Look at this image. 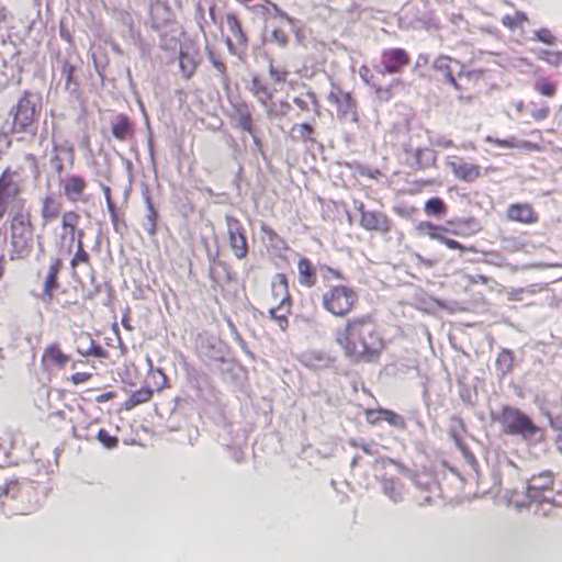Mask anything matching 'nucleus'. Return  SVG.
I'll return each mask as SVG.
<instances>
[{
  "mask_svg": "<svg viewBox=\"0 0 562 562\" xmlns=\"http://www.w3.org/2000/svg\"><path fill=\"white\" fill-rule=\"evenodd\" d=\"M333 339L344 357L352 363H378L387 347L374 316L363 314L348 318L333 331Z\"/></svg>",
  "mask_w": 562,
  "mask_h": 562,
  "instance_id": "f257e3e1",
  "label": "nucleus"
},
{
  "mask_svg": "<svg viewBox=\"0 0 562 562\" xmlns=\"http://www.w3.org/2000/svg\"><path fill=\"white\" fill-rule=\"evenodd\" d=\"M10 257L12 260H25L32 257L35 245L43 250L41 236L35 235L32 215L25 207H19L9 217Z\"/></svg>",
  "mask_w": 562,
  "mask_h": 562,
  "instance_id": "f03ea898",
  "label": "nucleus"
},
{
  "mask_svg": "<svg viewBox=\"0 0 562 562\" xmlns=\"http://www.w3.org/2000/svg\"><path fill=\"white\" fill-rule=\"evenodd\" d=\"M25 178L20 169L7 167L0 175V218L10 210V214L19 207H25L22 193Z\"/></svg>",
  "mask_w": 562,
  "mask_h": 562,
  "instance_id": "7ed1b4c3",
  "label": "nucleus"
},
{
  "mask_svg": "<svg viewBox=\"0 0 562 562\" xmlns=\"http://www.w3.org/2000/svg\"><path fill=\"white\" fill-rule=\"evenodd\" d=\"M358 302L357 291L347 284L330 285L321 296L322 308L339 318L350 315L357 307Z\"/></svg>",
  "mask_w": 562,
  "mask_h": 562,
  "instance_id": "20e7f679",
  "label": "nucleus"
},
{
  "mask_svg": "<svg viewBox=\"0 0 562 562\" xmlns=\"http://www.w3.org/2000/svg\"><path fill=\"white\" fill-rule=\"evenodd\" d=\"M497 420L502 431L510 436H520L525 440L532 439L540 428L519 408L503 406Z\"/></svg>",
  "mask_w": 562,
  "mask_h": 562,
  "instance_id": "39448f33",
  "label": "nucleus"
},
{
  "mask_svg": "<svg viewBox=\"0 0 562 562\" xmlns=\"http://www.w3.org/2000/svg\"><path fill=\"white\" fill-rule=\"evenodd\" d=\"M31 91H24L16 104V112L12 123V133H27L35 122L37 104Z\"/></svg>",
  "mask_w": 562,
  "mask_h": 562,
  "instance_id": "423d86ee",
  "label": "nucleus"
},
{
  "mask_svg": "<svg viewBox=\"0 0 562 562\" xmlns=\"http://www.w3.org/2000/svg\"><path fill=\"white\" fill-rule=\"evenodd\" d=\"M327 100L335 106L339 120L349 121L356 124L359 123L360 119L357 102L350 92L344 91L339 87L335 86L328 93Z\"/></svg>",
  "mask_w": 562,
  "mask_h": 562,
  "instance_id": "0eeeda50",
  "label": "nucleus"
},
{
  "mask_svg": "<svg viewBox=\"0 0 562 562\" xmlns=\"http://www.w3.org/2000/svg\"><path fill=\"white\" fill-rule=\"evenodd\" d=\"M64 263L61 258L53 256L48 260V267L45 271L38 272V278L42 280V292L38 299L44 303H52L55 291L59 288V274L63 270Z\"/></svg>",
  "mask_w": 562,
  "mask_h": 562,
  "instance_id": "6e6552de",
  "label": "nucleus"
},
{
  "mask_svg": "<svg viewBox=\"0 0 562 562\" xmlns=\"http://www.w3.org/2000/svg\"><path fill=\"white\" fill-rule=\"evenodd\" d=\"M417 229L420 234L427 235L430 239L437 240L438 243L445 245L447 248L451 250H459L460 252L473 251L474 248H467L459 241L448 238L446 235L451 233L453 235H459L457 229H450L447 226L436 225L431 222H420L417 226Z\"/></svg>",
  "mask_w": 562,
  "mask_h": 562,
  "instance_id": "1a4fd4ad",
  "label": "nucleus"
},
{
  "mask_svg": "<svg viewBox=\"0 0 562 562\" xmlns=\"http://www.w3.org/2000/svg\"><path fill=\"white\" fill-rule=\"evenodd\" d=\"M411 63V55L404 48L393 47L382 50L380 68L376 71L381 75H393L402 72Z\"/></svg>",
  "mask_w": 562,
  "mask_h": 562,
  "instance_id": "9d476101",
  "label": "nucleus"
},
{
  "mask_svg": "<svg viewBox=\"0 0 562 562\" xmlns=\"http://www.w3.org/2000/svg\"><path fill=\"white\" fill-rule=\"evenodd\" d=\"M357 210L360 214L359 224L363 229L382 235L391 232L392 221L386 214L378 211H369L364 207L363 203H360Z\"/></svg>",
  "mask_w": 562,
  "mask_h": 562,
  "instance_id": "9b49d317",
  "label": "nucleus"
},
{
  "mask_svg": "<svg viewBox=\"0 0 562 562\" xmlns=\"http://www.w3.org/2000/svg\"><path fill=\"white\" fill-rule=\"evenodd\" d=\"M226 224L231 249L238 260H243L248 255L245 229L239 220L233 216H226Z\"/></svg>",
  "mask_w": 562,
  "mask_h": 562,
  "instance_id": "f8f14e48",
  "label": "nucleus"
},
{
  "mask_svg": "<svg viewBox=\"0 0 562 562\" xmlns=\"http://www.w3.org/2000/svg\"><path fill=\"white\" fill-rule=\"evenodd\" d=\"M413 487V492L425 494V497L423 499H419V495L414 496V503L417 506L430 505L434 501V497L437 496L439 490L438 482L436 481V479L427 473L416 474Z\"/></svg>",
  "mask_w": 562,
  "mask_h": 562,
  "instance_id": "ddd939ff",
  "label": "nucleus"
},
{
  "mask_svg": "<svg viewBox=\"0 0 562 562\" xmlns=\"http://www.w3.org/2000/svg\"><path fill=\"white\" fill-rule=\"evenodd\" d=\"M38 506V493L33 483L23 481L19 490L18 501L13 506V515H29Z\"/></svg>",
  "mask_w": 562,
  "mask_h": 562,
  "instance_id": "4468645a",
  "label": "nucleus"
},
{
  "mask_svg": "<svg viewBox=\"0 0 562 562\" xmlns=\"http://www.w3.org/2000/svg\"><path fill=\"white\" fill-rule=\"evenodd\" d=\"M70 361V356L67 355L59 342H52L44 348L41 366L45 370H64Z\"/></svg>",
  "mask_w": 562,
  "mask_h": 562,
  "instance_id": "2eb2a0df",
  "label": "nucleus"
},
{
  "mask_svg": "<svg viewBox=\"0 0 562 562\" xmlns=\"http://www.w3.org/2000/svg\"><path fill=\"white\" fill-rule=\"evenodd\" d=\"M364 417L369 425L375 426L382 422L387 423L390 426L403 429L406 427V423L403 416L392 409L386 408H367L364 411Z\"/></svg>",
  "mask_w": 562,
  "mask_h": 562,
  "instance_id": "dca6fc26",
  "label": "nucleus"
},
{
  "mask_svg": "<svg viewBox=\"0 0 562 562\" xmlns=\"http://www.w3.org/2000/svg\"><path fill=\"white\" fill-rule=\"evenodd\" d=\"M553 486V473L551 471H542L533 474L527 484V495L530 501L540 502L541 494L550 491Z\"/></svg>",
  "mask_w": 562,
  "mask_h": 562,
  "instance_id": "f3484780",
  "label": "nucleus"
},
{
  "mask_svg": "<svg viewBox=\"0 0 562 562\" xmlns=\"http://www.w3.org/2000/svg\"><path fill=\"white\" fill-rule=\"evenodd\" d=\"M60 187L65 198L70 202L82 200V195L88 187L85 177L79 175H69L60 180Z\"/></svg>",
  "mask_w": 562,
  "mask_h": 562,
  "instance_id": "a211bd4d",
  "label": "nucleus"
},
{
  "mask_svg": "<svg viewBox=\"0 0 562 562\" xmlns=\"http://www.w3.org/2000/svg\"><path fill=\"white\" fill-rule=\"evenodd\" d=\"M22 482L23 481L19 480H9L3 485H0V507L8 516L13 515V506L18 501Z\"/></svg>",
  "mask_w": 562,
  "mask_h": 562,
  "instance_id": "6ab92c4d",
  "label": "nucleus"
},
{
  "mask_svg": "<svg viewBox=\"0 0 562 562\" xmlns=\"http://www.w3.org/2000/svg\"><path fill=\"white\" fill-rule=\"evenodd\" d=\"M63 202L54 194H47L43 198L41 203V223L42 226H46L58 217L61 216Z\"/></svg>",
  "mask_w": 562,
  "mask_h": 562,
  "instance_id": "aec40b11",
  "label": "nucleus"
},
{
  "mask_svg": "<svg viewBox=\"0 0 562 562\" xmlns=\"http://www.w3.org/2000/svg\"><path fill=\"white\" fill-rule=\"evenodd\" d=\"M506 216L512 222L521 224H535L539 220V215L528 203H514L507 209Z\"/></svg>",
  "mask_w": 562,
  "mask_h": 562,
  "instance_id": "412c9836",
  "label": "nucleus"
},
{
  "mask_svg": "<svg viewBox=\"0 0 562 562\" xmlns=\"http://www.w3.org/2000/svg\"><path fill=\"white\" fill-rule=\"evenodd\" d=\"M249 91L257 99L259 104L266 109L267 114L271 115L273 93L258 76L251 78Z\"/></svg>",
  "mask_w": 562,
  "mask_h": 562,
  "instance_id": "4be33fe9",
  "label": "nucleus"
},
{
  "mask_svg": "<svg viewBox=\"0 0 562 562\" xmlns=\"http://www.w3.org/2000/svg\"><path fill=\"white\" fill-rule=\"evenodd\" d=\"M449 168L457 179L464 182H473L481 175L480 166L470 162L451 161Z\"/></svg>",
  "mask_w": 562,
  "mask_h": 562,
  "instance_id": "5701e85b",
  "label": "nucleus"
},
{
  "mask_svg": "<svg viewBox=\"0 0 562 562\" xmlns=\"http://www.w3.org/2000/svg\"><path fill=\"white\" fill-rule=\"evenodd\" d=\"M232 109H233L235 117L238 121L239 127L243 131L252 135L255 132V128H254L252 114H251L249 104L246 101L240 100L235 103H232Z\"/></svg>",
  "mask_w": 562,
  "mask_h": 562,
  "instance_id": "b1692460",
  "label": "nucleus"
},
{
  "mask_svg": "<svg viewBox=\"0 0 562 562\" xmlns=\"http://www.w3.org/2000/svg\"><path fill=\"white\" fill-rule=\"evenodd\" d=\"M143 199L146 206V218L143 223V227L149 237H155L158 228L159 212L154 205L151 195L148 191L143 194Z\"/></svg>",
  "mask_w": 562,
  "mask_h": 562,
  "instance_id": "393cba45",
  "label": "nucleus"
},
{
  "mask_svg": "<svg viewBox=\"0 0 562 562\" xmlns=\"http://www.w3.org/2000/svg\"><path fill=\"white\" fill-rule=\"evenodd\" d=\"M91 266V257L90 254L85 249L83 245V231H78V238L76 243V251L70 259V269H71V277L74 279L77 278V268L79 266Z\"/></svg>",
  "mask_w": 562,
  "mask_h": 562,
  "instance_id": "a878e982",
  "label": "nucleus"
},
{
  "mask_svg": "<svg viewBox=\"0 0 562 562\" xmlns=\"http://www.w3.org/2000/svg\"><path fill=\"white\" fill-rule=\"evenodd\" d=\"M299 283L305 288H313L317 283L316 269L312 261L306 257H301L297 261Z\"/></svg>",
  "mask_w": 562,
  "mask_h": 562,
  "instance_id": "bb28decb",
  "label": "nucleus"
},
{
  "mask_svg": "<svg viewBox=\"0 0 562 562\" xmlns=\"http://www.w3.org/2000/svg\"><path fill=\"white\" fill-rule=\"evenodd\" d=\"M111 132L115 139L125 142L133 136L134 130L130 117L119 114L111 124Z\"/></svg>",
  "mask_w": 562,
  "mask_h": 562,
  "instance_id": "cd10ccee",
  "label": "nucleus"
},
{
  "mask_svg": "<svg viewBox=\"0 0 562 562\" xmlns=\"http://www.w3.org/2000/svg\"><path fill=\"white\" fill-rule=\"evenodd\" d=\"M80 221V214L75 210L65 211L60 216V226L63 237L69 236L71 240L78 238L77 226Z\"/></svg>",
  "mask_w": 562,
  "mask_h": 562,
  "instance_id": "c85d7f7f",
  "label": "nucleus"
},
{
  "mask_svg": "<svg viewBox=\"0 0 562 562\" xmlns=\"http://www.w3.org/2000/svg\"><path fill=\"white\" fill-rule=\"evenodd\" d=\"M271 294L276 305L279 303H291V296L288 288V280L284 274L279 273L272 281Z\"/></svg>",
  "mask_w": 562,
  "mask_h": 562,
  "instance_id": "c756f323",
  "label": "nucleus"
},
{
  "mask_svg": "<svg viewBox=\"0 0 562 562\" xmlns=\"http://www.w3.org/2000/svg\"><path fill=\"white\" fill-rule=\"evenodd\" d=\"M227 30L234 36L235 42L239 46H246L248 38L244 32L240 20L235 13H227L225 16Z\"/></svg>",
  "mask_w": 562,
  "mask_h": 562,
  "instance_id": "7c9ffc66",
  "label": "nucleus"
},
{
  "mask_svg": "<svg viewBox=\"0 0 562 562\" xmlns=\"http://www.w3.org/2000/svg\"><path fill=\"white\" fill-rule=\"evenodd\" d=\"M154 395V391L148 386H143L136 391H134L123 403V408L125 411H132L135 407L148 403Z\"/></svg>",
  "mask_w": 562,
  "mask_h": 562,
  "instance_id": "2f4dec72",
  "label": "nucleus"
},
{
  "mask_svg": "<svg viewBox=\"0 0 562 562\" xmlns=\"http://www.w3.org/2000/svg\"><path fill=\"white\" fill-rule=\"evenodd\" d=\"M291 314V303H279L278 305H272L269 308V315L282 330H285L289 326V315Z\"/></svg>",
  "mask_w": 562,
  "mask_h": 562,
  "instance_id": "473e14b6",
  "label": "nucleus"
},
{
  "mask_svg": "<svg viewBox=\"0 0 562 562\" xmlns=\"http://www.w3.org/2000/svg\"><path fill=\"white\" fill-rule=\"evenodd\" d=\"M305 97L310 100L311 106L306 100L300 97H295L293 99V103L303 112H308L313 110L316 113V115H319L321 104L317 94L313 91H307Z\"/></svg>",
  "mask_w": 562,
  "mask_h": 562,
  "instance_id": "72a5a7b5",
  "label": "nucleus"
},
{
  "mask_svg": "<svg viewBox=\"0 0 562 562\" xmlns=\"http://www.w3.org/2000/svg\"><path fill=\"white\" fill-rule=\"evenodd\" d=\"M496 370L501 372L502 375H506L514 368V353L512 350L503 349L498 352L496 361H495Z\"/></svg>",
  "mask_w": 562,
  "mask_h": 562,
  "instance_id": "f704fd0d",
  "label": "nucleus"
},
{
  "mask_svg": "<svg viewBox=\"0 0 562 562\" xmlns=\"http://www.w3.org/2000/svg\"><path fill=\"white\" fill-rule=\"evenodd\" d=\"M502 24L510 31L522 29L524 24L528 21L527 15L521 11H515L512 14H505L502 18Z\"/></svg>",
  "mask_w": 562,
  "mask_h": 562,
  "instance_id": "c9c22d12",
  "label": "nucleus"
},
{
  "mask_svg": "<svg viewBox=\"0 0 562 562\" xmlns=\"http://www.w3.org/2000/svg\"><path fill=\"white\" fill-rule=\"evenodd\" d=\"M450 63H451V57L449 56H439L435 63H434V67L438 70H446V79L448 81L449 85H451L452 87H454L456 89H459V85L452 74V71L450 70Z\"/></svg>",
  "mask_w": 562,
  "mask_h": 562,
  "instance_id": "e433bc0d",
  "label": "nucleus"
},
{
  "mask_svg": "<svg viewBox=\"0 0 562 562\" xmlns=\"http://www.w3.org/2000/svg\"><path fill=\"white\" fill-rule=\"evenodd\" d=\"M537 58L551 67H562V50L542 49L537 54Z\"/></svg>",
  "mask_w": 562,
  "mask_h": 562,
  "instance_id": "4c0bfd02",
  "label": "nucleus"
},
{
  "mask_svg": "<svg viewBox=\"0 0 562 562\" xmlns=\"http://www.w3.org/2000/svg\"><path fill=\"white\" fill-rule=\"evenodd\" d=\"M424 210L427 215L441 216L447 212V206L440 198H431L426 201Z\"/></svg>",
  "mask_w": 562,
  "mask_h": 562,
  "instance_id": "58836bf2",
  "label": "nucleus"
},
{
  "mask_svg": "<svg viewBox=\"0 0 562 562\" xmlns=\"http://www.w3.org/2000/svg\"><path fill=\"white\" fill-rule=\"evenodd\" d=\"M179 66L187 79L191 78L196 70L195 61L188 54H180Z\"/></svg>",
  "mask_w": 562,
  "mask_h": 562,
  "instance_id": "ea45409f",
  "label": "nucleus"
},
{
  "mask_svg": "<svg viewBox=\"0 0 562 562\" xmlns=\"http://www.w3.org/2000/svg\"><path fill=\"white\" fill-rule=\"evenodd\" d=\"M97 439L106 449H114L119 447V438L116 436H112L106 429H100L97 434Z\"/></svg>",
  "mask_w": 562,
  "mask_h": 562,
  "instance_id": "a19ab883",
  "label": "nucleus"
},
{
  "mask_svg": "<svg viewBox=\"0 0 562 562\" xmlns=\"http://www.w3.org/2000/svg\"><path fill=\"white\" fill-rule=\"evenodd\" d=\"M289 74L285 68L274 66L272 60L269 63V76L274 83L285 82Z\"/></svg>",
  "mask_w": 562,
  "mask_h": 562,
  "instance_id": "79ce46f5",
  "label": "nucleus"
},
{
  "mask_svg": "<svg viewBox=\"0 0 562 562\" xmlns=\"http://www.w3.org/2000/svg\"><path fill=\"white\" fill-rule=\"evenodd\" d=\"M536 90L544 97L552 98L557 93V86L555 83L549 81V80H540L536 82Z\"/></svg>",
  "mask_w": 562,
  "mask_h": 562,
  "instance_id": "37998d69",
  "label": "nucleus"
},
{
  "mask_svg": "<svg viewBox=\"0 0 562 562\" xmlns=\"http://www.w3.org/2000/svg\"><path fill=\"white\" fill-rule=\"evenodd\" d=\"M90 347L87 350H78V353L83 357L94 356L98 358H105L108 356L106 350L101 345L95 344L93 339H90Z\"/></svg>",
  "mask_w": 562,
  "mask_h": 562,
  "instance_id": "c03bdc74",
  "label": "nucleus"
},
{
  "mask_svg": "<svg viewBox=\"0 0 562 562\" xmlns=\"http://www.w3.org/2000/svg\"><path fill=\"white\" fill-rule=\"evenodd\" d=\"M293 131H297L303 140H313L314 128L308 123H301L293 126Z\"/></svg>",
  "mask_w": 562,
  "mask_h": 562,
  "instance_id": "a18cd8bd",
  "label": "nucleus"
},
{
  "mask_svg": "<svg viewBox=\"0 0 562 562\" xmlns=\"http://www.w3.org/2000/svg\"><path fill=\"white\" fill-rule=\"evenodd\" d=\"M535 36L537 40L548 45L553 44L555 41L554 35L551 33L549 29L546 27L536 31Z\"/></svg>",
  "mask_w": 562,
  "mask_h": 562,
  "instance_id": "49530a36",
  "label": "nucleus"
},
{
  "mask_svg": "<svg viewBox=\"0 0 562 562\" xmlns=\"http://www.w3.org/2000/svg\"><path fill=\"white\" fill-rule=\"evenodd\" d=\"M91 378V372H76L68 378V381L74 385H79L90 381Z\"/></svg>",
  "mask_w": 562,
  "mask_h": 562,
  "instance_id": "de8ad7c7",
  "label": "nucleus"
},
{
  "mask_svg": "<svg viewBox=\"0 0 562 562\" xmlns=\"http://www.w3.org/2000/svg\"><path fill=\"white\" fill-rule=\"evenodd\" d=\"M550 114V108L548 104L543 103L539 109L533 110L531 112V116L536 122H541L546 120Z\"/></svg>",
  "mask_w": 562,
  "mask_h": 562,
  "instance_id": "09e8293b",
  "label": "nucleus"
},
{
  "mask_svg": "<svg viewBox=\"0 0 562 562\" xmlns=\"http://www.w3.org/2000/svg\"><path fill=\"white\" fill-rule=\"evenodd\" d=\"M414 260H415V263L417 267L426 268V269H430V268L435 267V265L437 263L436 260L430 259V258H425L420 254H415Z\"/></svg>",
  "mask_w": 562,
  "mask_h": 562,
  "instance_id": "8fccbe9b",
  "label": "nucleus"
},
{
  "mask_svg": "<svg viewBox=\"0 0 562 562\" xmlns=\"http://www.w3.org/2000/svg\"><path fill=\"white\" fill-rule=\"evenodd\" d=\"M486 142L488 143H493L499 147H504V148H514L517 146V144L515 143L514 138L512 139H499V138H492V137H486Z\"/></svg>",
  "mask_w": 562,
  "mask_h": 562,
  "instance_id": "3c124183",
  "label": "nucleus"
},
{
  "mask_svg": "<svg viewBox=\"0 0 562 562\" xmlns=\"http://www.w3.org/2000/svg\"><path fill=\"white\" fill-rule=\"evenodd\" d=\"M270 10H272L274 16H278L289 23L292 22V19L289 16V14L285 13L284 11H282L277 4L269 2L268 11H270Z\"/></svg>",
  "mask_w": 562,
  "mask_h": 562,
  "instance_id": "603ef678",
  "label": "nucleus"
},
{
  "mask_svg": "<svg viewBox=\"0 0 562 562\" xmlns=\"http://www.w3.org/2000/svg\"><path fill=\"white\" fill-rule=\"evenodd\" d=\"M209 57L214 68L218 70L223 76H226V65L223 61L216 59L213 52L211 50L209 52Z\"/></svg>",
  "mask_w": 562,
  "mask_h": 562,
  "instance_id": "864d4df0",
  "label": "nucleus"
},
{
  "mask_svg": "<svg viewBox=\"0 0 562 562\" xmlns=\"http://www.w3.org/2000/svg\"><path fill=\"white\" fill-rule=\"evenodd\" d=\"M272 38L280 45L285 46L288 43V36L282 30H274L272 32Z\"/></svg>",
  "mask_w": 562,
  "mask_h": 562,
  "instance_id": "5fc2aeb1",
  "label": "nucleus"
},
{
  "mask_svg": "<svg viewBox=\"0 0 562 562\" xmlns=\"http://www.w3.org/2000/svg\"><path fill=\"white\" fill-rule=\"evenodd\" d=\"M104 192H105V196H106V205H108V210L110 213V217H114V214H116L117 212L115 209V204L113 203L111 194H110V188L105 187Z\"/></svg>",
  "mask_w": 562,
  "mask_h": 562,
  "instance_id": "6e6d98bb",
  "label": "nucleus"
},
{
  "mask_svg": "<svg viewBox=\"0 0 562 562\" xmlns=\"http://www.w3.org/2000/svg\"><path fill=\"white\" fill-rule=\"evenodd\" d=\"M329 277L337 279V280H345V276L337 269H334L329 266H325L323 269Z\"/></svg>",
  "mask_w": 562,
  "mask_h": 562,
  "instance_id": "4d7b16f0",
  "label": "nucleus"
},
{
  "mask_svg": "<svg viewBox=\"0 0 562 562\" xmlns=\"http://www.w3.org/2000/svg\"><path fill=\"white\" fill-rule=\"evenodd\" d=\"M74 71H75V67L72 65H70V64L64 65V67L61 69V74L66 78L67 83L71 81Z\"/></svg>",
  "mask_w": 562,
  "mask_h": 562,
  "instance_id": "13d9d810",
  "label": "nucleus"
},
{
  "mask_svg": "<svg viewBox=\"0 0 562 562\" xmlns=\"http://www.w3.org/2000/svg\"><path fill=\"white\" fill-rule=\"evenodd\" d=\"M24 159L30 164V166L34 172L38 171V162H37V158L35 157L34 154H31V153L25 154Z\"/></svg>",
  "mask_w": 562,
  "mask_h": 562,
  "instance_id": "bf43d9fd",
  "label": "nucleus"
},
{
  "mask_svg": "<svg viewBox=\"0 0 562 562\" xmlns=\"http://www.w3.org/2000/svg\"><path fill=\"white\" fill-rule=\"evenodd\" d=\"M469 282L472 284H474V283L486 284V283H488V278L484 274H475V276L469 277Z\"/></svg>",
  "mask_w": 562,
  "mask_h": 562,
  "instance_id": "052dcab7",
  "label": "nucleus"
},
{
  "mask_svg": "<svg viewBox=\"0 0 562 562\" xmlns=\"http://www.w3.org/2000/svg\"><path fill=\"white\" fill-rule=\"evenodd\" d=\"M114 397H115V393L111 391V392H105V393H102V394L98 395L95 401L98 403H104V402H108V401H110V400H112Z\"/></svg>",
  "mask_w": 562,
  "mask_h": 562,
  "instance_id": "680f3d73",
  "label": "nucleus"
},
{
  "mask_svg": "<svg viewBox=\"0 0 562 562\" xmlns=\"http://www.w3.org/2000/svg\"><path fill=\"white\" fill-rule=\"evenodd\" d=\"M517 146L525 148L527 150H530V151H536V150L540 149L538 145L530 143V142H521L520 144H517Z\"/></svg>",
  "mask_w": 562,
  "mask_h": 562,
  "instance_id": "e2e57ef3",
  "label": "nucleus"
},
{
  "mask_svg": "<svg viewBox=\"0 0 562 562\" xmlns=\"http://www.w3.org/2000/svg\"><path fill=\"white\" fill-rule=\"evenodd\" d=\"M550 426L562 432V417L550 418Z\"/></svg>",
  "mask_w": 562,
  "mask_h": 562,
  "instance_id": "0e129e2a",
  "label": "nucleus"
},
{
  "mask_svg": "<svg viewBox=\"0 0 562 562\" xmlns=\"http://www.w3.org/2000/svg\"><path fill=\"white\" fill-rule=\"evenodd\" d=\"M158 373L161 376V384L158 385V391H161L169 386L168 376L161 370H158Z\"/></svg>",
  "mask_w": 562,
  "mask_h": 562,
  "instance_id": "69168bd1",
  "label": "nucleus"
},
{
  "mask_svg": "<svg viewBox=\"0 0 562 562\" xmlns=\"http://www.w3.org/2000/svg\"><path fill=\"white\" fill-rule=\"evenodd\" d=\"M261 231L267 235L269 236L270 238H273L277 236L276 232L273 228L269 227V226H262L261 227Z\"/></svg>",
  "mask_w": 562,
  "mask_h": 562,
  "instance_id": "338daca9",
  "label": "nucleus"
},
{
  "mask_svg": "<svg viewBox=\"0 0 562 562\" xmlns=\"http://www.w3.org/2000/svg\"><path fill=\"white\" fill-rule=\"evenodd\" d=\"M176 95L179 98L180 102H184L187 100V92L182 89L176 90Z\"/></svg>",
  "mask_w": 562,
  "mask_h": 562,
  "instance_id": "774afa93",
  "label": "nucleus"
}]
</instances>
